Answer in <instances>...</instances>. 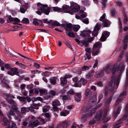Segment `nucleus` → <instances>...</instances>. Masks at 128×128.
<instances>
[{"label": "nucleus", "mask_w": 128, "mask_h": 128, "mask_svg": "<svg viewBox=\"0 0 128 128\" xmlns=\"http://www.w3.org/2000/svg\"><path fill=\"white\" fill-rule=\"evenodd\" d=\"M4 96H5V98L6 100L10 104L12 105H17L16 102L13 100L12 99V98H14L15 97L14 96L10 95V94H4Z\"/></svg>", "instance_id": "7ed1b4c3"}, {"label": "nucleus", "mask_w": 128, "mask_h": 128, "mask_svg": "<svg viewBox=\"0 0 128 128\" xmlns=\"http://www.w3.org/2000/svg\"><path fill=\"white\" fill-rule=\"evenodd\" d=\"M39 124L40 122L39 121L37 120H36L30 123L29 124V126L32 128H34L39 125Z\"/></svg>", "instance_id": "6ab92c4d"}, {"label": "nucleus", "mask_w": 128, "mask_h": 128, "mask_svg": "<svg viewBox=\"0 0 128 128\" xmlns=\"http://www.w3.org/2000/svg\"><path fill=\"white\" fill-rule=\"evenodd\" d=\"M113 94H114L113 92H111V96H110V97L107 100L106 102H105V104L106 106H107L108 105L110 104L112 98V97Z\"/></svg>", "instance_id": "cd10ccee"}, {"label": "nucleus", "mask_w": 128, "mask_h": 128, "mask_svg": "<svg viewBox=\"0 0 128 128\" xmlns=\"http://www.w3.org/2000/svg\"><path fill=\"white\" fill-rule=\"evenodd\" d=\"M115 77L114 76H113L112 77L111 80L110 82L108 84V86H106V88L105 89V95L106 96L108 95V89H110V88L111 87V86L113 84L114 85L115 84Z\"/></svg>", "instance_id": "20e7f679"}, {"label": "nucleus", "mask_w": 128, "mask_h": 128, "mask_svg": "<svg viewBox=\"0 0 128 128\" xmlns=\"http://www.w3.org/2000/svg\"><path fill=\"white\" fill-rule=\"evenodd\" d=\"M69 113L68 111L65 110L64 111L62 112H60V114L62 116H66Z\"/></svg>", "instance_id": "f704fd0d"}, {"label": "nucleus", "mask_w": 128, "mask_h": 128, "mask_svg": "<svg viewBox=\"0 0 128 128\" xmlns=\"http://www.w3.org/2000/svg\"><path fill=\"white\" fill-rule=\"evenodd\" d=\"M75 87H79L80 88L82 86V85L80 84H79L78 82V83L75 84L73 85Z\"/></svg>", "instance_id": "052dcab7"}, {"label": "nucleus", "mask_w": 128, "mask_h": 128, "mask_svg": "<svg viewBox=\"0 0 128 128\" xmlns=\"http://www.w3.org/2000/svg\"><path fill=\"white\" fill-rule=\"evenodd\" d=\"M16 105H12V110L10 111L8 114V116L10 119H11V116L10 114L14 116L15 114V112L17 110L18 108L16 107Z\"/></svg>", "instance_id": "0eeeda50"}, {"label": "nucleus", "mask_w": 128, "mask_h": 128, "mask_svg": "<svg viewBox=\"0 0 128 128\" xmlns=\"http://www.w3.org/2000/svg\"><path fill=\"white\" fill-rule=\"evenodd\" d=\"M14 24H18L20 22V20L17 18H14L13 20Z\"/></svg>", "instance_id": "3c124183"}, {"label": "nucleus", "mask_w": 128, "mask_h": 128, "mask_svg": "<svg viewBox=\"0 0 128 128\" xmlns=\"http://www.w3.org/2000/svg\"><path fill=\"white\" fill-rule=\"evenodd\" d=\"M8 22H10L12 21H13L14 19L10 16H9L8 17Z\"/></svg>", "instance_id": "0e129e2a"}, {"label": "nucleus", "mask_w": 128, "mask_h": 128, "mask_svg": "<svg viewBox=\"0 0 128 128\" xmlns=\"http://www.w3.org/2000/svg\"><path fill=\"white\" fill-rule=\"evenodd\" d=\"M82 22L86 24H88L89 23V22L88 19L86 18L82 20Z\"/></svg>", "instance_id": "69168bd1"}, {"label": "nucleus", "mask_w": 128, "mask_h": 128, "mask_svg": "<svg viewBox=\"0 0 128 128\" xmlns=\"http://www.w3.org/2000/svg\"><path fill=\"white\" fill-rule=\"evenodd\" d=\"M96 98L95 96H93L90 98V101L92 103L96 102Z\"/></svg>", "instance_id": "e433bc0d"}, {"label": "nucleus", "mask_w": 128, "mask_h": 128, "mask_svg": "<svg viewBox=\"0 0 128 128\" xmlns=\"http://www.w3.org/2000/svg\"><path fill=\"white\" fill-rule=\"evenodd\" d=\"M85 94L86 98H88L92 95V91L89 88H87L85 90Z\"/></svg>", "instance_id": "a211bd4d"}, {"label": "nucleus", "mask_w": 128, "mask_h": 128, "mask_svg": "<svg viewBox=\"0 0 128 128\" xmlns=\"http://www.w3.org/2000/svg\"><path fill=\"white\" fill-rule=\"evenodd\" d=\"M121 108H118L116 111H114V116L115 117H116L118 115L120 114V110Z\"/></svg>", "instance_id": "72a5a7b5"}, {"label": "nucleus", "mask_w": 128, "mask_h": 128, "mask_svg": "<svg viewBox=\"0 0 128 128\" xmlns=\"http://www.w3.org/2000/svg\"><path fill=\"white\" fill-rule=\"evenodd\" d=\"M21 22L23 23L28 24L29 23V21L28 19L27 18H24L23 19Z\"/></svg>", "instance_id": "de8ad7c7"}, {"label": "nucleus", "mask_w": 128, "mask_h": 128, "mask_svg": "<svg viewBox=\"0 0 128 128\" xmlns=\"http://www.w3.org/2000/svg\"><path fill=\"white\" fill-rule=\"evenodd\" d=\"M63 11L65 12L71 14H73V12L71 11V9L69 6H66L63 8Z\"/></svg>", "instance_id": "dca6fc26"}, {"label": "nucleus", "mask_w": 128, "mask_h": 128, "mask_svg": "<svg viewBox=\"0 0 128 128\" xmlns=\"http://www.w3.org/2000/svg\"><path fill=\"white\" fill-rule=\"evenodd\" d=\"M2 65L4 66L5 68L7 69H10V68H11L10 67V64H4V63L2 61H0V65Z\"/></svg>", "instance_id": "473e14b6"}, {"label": "nucleus", "mask_w": 128, "mask_h": 128, "mask_svg": "<svg viewBox=\"0 0 128 128\" xmlns=\"http://www.w3.org/2000/svg\"><path fill=\"white\" fill-rule=\"evenodd\" d=\"M126 94V92L125 91L122 92L120 96V97L118 98L116 101L115 103L114 106L116 107L123 100L124 96Z\"/></svg>", "instance_id": "423d86ee"}, {"label": "nucleus", "mask_w": 128, "mask_h": 128, "mask_svg": "<svg viewBox=\"0 0 128 128\" xmlns=\"http://www.w3.org/2000/svg\"><path fill=\"white\" fill-rule=\"evenodd\" d=\"M93 51L92 52V54L94 56L97 55L100 52V50L99 49H96V50H94L92 49Z\"/></svg>", "instance_id": "c9c22d12"}, {"label": "nucleus", "mask_w": 128, "mask_h": 128, "mask_svg": "<svg viewBox=\"0 0 128 128\" xmlns=\"http://www.w3.org/2000/svg\"><path fill=\"white\" fill-rule=\"evenodd\" d=\"M125 67V65L123 63L120 62L119 64L118 68L117 67L116 70H118V72L122 73L124 70Z\"/></svg>", "instance_id": "f8f14e48"}, {"label": "nucleus", "mask_w": 128, "mask_h": 128, "mask_svg": "<svg viewBox=\"0 0 128 128\" xmlns=\"http://www.w3.org/2000/svg\"><path fill=\"white\" fill-rule=\"evenodd\" d=\"M94 72L93 70H92L88 72L86 75V78H90L92 77L94 75Z\"/></svg>", "instance_id": "c85d7f7f"}, {"label": "nucleus", "mask_w": 128, "mask_h": 128, "mask_svg": "<svg viewBox=\"0 0 128 128\" xmlns=\"http://www.w3.org/2000/svg\"><path fill=\"white\" fill-rule=\"evenodd\" d=\"M110 34V33L108 31H104L103 32L100 38L101 41L103 42L106 40Z\"/></svg>", "instance_id": "9d476101"}, {"label": "nucleus", "mask_w": 128, "mask_h": 128, "mask_svg": "<svg viewBox=\"0 0 128 128\" xmlns=\"http://www.w3.org/2000/svg\"><path fill=\"white\" fill-rule=\"evenodd\" d=\"M76 96L78 98V99H77L76 98H75V100L76 101L79 102L81 98V94L80 93H77L75 94Z\"/></svg>", "instance_id": "a878e982"}, {"label": "nucleus", "mask_w": 128, "mask_h": 128, "mask_svg": "<svg viewBox=\"0 0 128 128\" xmlns=\"http://www.w3.org/2000/svg\"><path fill=\"white\" fill-rule=\"evenodd\" d=\"M62 27L64 28L66 31H70L72 30V25L71 24H62Z\"/></svg>", "instance_id": "4468645a"}, {"label": "nucleus", "mask_w": 128, "mask_h": 128, "mask_svg": "<svg viewBox=\"0 0 128 128\" xmlns=\"http://www.w3.org/2000/svg\"><path fill=\"white\" fill-rule=\"evenodd\" d=\"M71 10L73 12V13L74 12H77L78 11V8H74L71 9Z\"/></svg>", "instance_id": "338daca9"}, {"label": "nucleus", "mask_w": 128, "mask_h": 128, "mask_svg": "<svg viewBox=\"0 0 128 128\" xmlns=\"http://www.w3.org/2000/svg\"><path fill=\"white\" fill-rule=\"evenodd\" d=\"M85 51L86 52V55L87 56V58L88 60L90 59L91 58L90 55L92 52L91 49L90 48H87L85 49Z\"/></svg>", "instance_id": "2eb2a0df"}, {"label": "nucleus", "mask_w": 128, "mask_h": 128, "mask_svg": "<svg viewBox=\"0 0 128 128\" xmlns=\"http://www.w3.org/2000/svg\"><path fill=\"white\" fill-rule=\"evenodd\" d=\"M67 92L68 94H75L74 90L72 89L70 90L68 92Z\"/></svg>", "instance_id": "774afa93"}, {"label": "nucleus", "mask_w": 128, "mask_h": 128, "mask_svg": "<svg viewBox=\"0 0 128 128\" xmlns=\"http://www.w3.org/2000/svg\"><path fill=\"white\" fill-rule=\"evenodd\" d=\"M123 52H122L120 54L118 58V61L119 62L121 60L122 58V56H123Z\"/></svg>", "instance_id": "e2e57ef3"}, {"label": "nucleus", "mask_w": 128, "mask_h": 128, "mask_svg": "<svg viewBox=\"0 0 128 128\" xmlns=\"http://www.w3.org/2000/svg\"><path fill=\"white\" fill-rule=\"evenodd\" d=\"M41 22V21L40 20L36 19V18L33 19V23L35 25H38L39 23Z\"/></svg>", "instance_id": "2f4dec72"}, {"label": "nucleus", "mask_w": 128, "mask_h": 128, "mask_svg": "<svg viewBox=\"0 0 128 128\" xmlns=\"http://www.w3.org/2000/svg\"><path fill=\"white\" fill-rule=\"evenodd\" d=\"M49 94H50L52 96L57 95L56 92L54 90H50Z\"/></svg>", "instance_id": "4c0bfd02"}, {"label": "nucleus", "mask_w": 128, "mask_h": 128, "mask_svg": "<svg viewBox=\"0 0 128 128\" xmlns=\"http://www.w3.org/2000/svg\"><path fill=\"white\" fill-rule=\"evenodd\" d=\"M18 70L16 68H10V70L8 72V74L13 76L14 75H16L19 76H20L19 73L18 72Z\"/></svg>", "instance_id": "39448f33"}, {"label": "nucleus", "mask_w": 128, "mask_h": 128, "mask_svg": "<svg viewBox=\"0 0 128 128\" xmlns=\"http://www.w3.org/2000/svg\"><path fill=\"white\" fill-rule=\"evenodd\" d=\"M118 64H115L112 68L111 66L108 65H106L104 68V70L105 71L108 73H109L112 71V73L115 74L116 70V68L118 66Z\"/></svg>", "instance_id": "f03ea898"}, {"label": "nucleus", "mask_w": 128, "mask_h": 128, "mask_svg": "<svg viewBox=\"0 0 128 128\" xmlns=\"http://www.w3.org/2000/svg\"><path fill=\"white\" fill-rule=\"evenodd\" d=\"M78 82L79 84H81L82 85V84L84 85L87 83V80L84 78H81L78 81Z\"/></svg>", "instance_id": "bb28decb"}, {"label": "nucleus", "mask_w": 128, "mask_h": 128, "mask_svg": "<svg viewBox=\"0 0 128 128\" xmlns=\"http://www.w3.org/2000/svg\"><path fill=\"white\" fill-rule=\"evenodd\" d=\"M110 21L108 20H106L103 22L102 25L104 27H108L110 26Z\"/></svg>", "instance_id": "b1692460"}, {"label": "nucleus", "mask_w": 128, "mask_h": 128, "mask_svg": "<svg viewBox=\"0 0 128 128\" xmlns=\"http://www.w3.org/2000/svg\"><path fill=\"white\" fill-rule=\"evenodd\" d=\"M17 98L20 101L22 102H26V98L25 97L18 96L17 97Z\"/></svg>", "instance_id": "58836bf2"}, {"label": "nucleus", "mask_w": 128, "mask_h": 128, "mask_svg": "<svg viewBox=\"0 0 128 128\" xmlns=\"http://www.w3.org/2000/svg\"><path fill=\"white\" fill-rule=\"evenodd\" d=\"M57 78L55 77H53L50 79V82L52 85H55L56 83V80Z\"/></svg>", "instance_id": "393cba45"}, {"label": "nucleus", "mask_w": 128, "mask_h": 128, "mask_svg": "<svg viewBox=\"0 0 128 128\" xmlns=\"http://www.w3.org/2000/svg\"><path fill=\"white\" fill-rule=\"evenodd\" d=\"M38 9L46 15H48L50 12V8L48 7V5L46 4H42L38 3L37 4Z\"/></svg>", "instance_id": "f257e3e1"}, {"label": "nucleus", "mask_w": 128, "mask_h": 128, "mask_svg": "<svg viewBox=\"0 0 128 128\" xmlns=\"http://www.w3.org/2000/svg\"><path fill=\"white\" fill-rule=\"evenodd\" d=\"M50 23L51 24L54 26L62 27V24H60L59 22L56 21H54L52 20H50Z\"/></svg>", "instance_id": "4be33fe9"}, {"label": "nucleus", "mask_w": 128, "mask_h": 128, "mask_svg": "<svg viewBox=\"0 0 128 128\" xmlns=\"http://www.w3.org/2000/svg\"><path fill=\"white\" fill-rule=\"evenodd\" d=\"M124 43H128V33L124 37Z\"/></svg>", "instance_id": "4d7b16f0"}, {"label": "nucleus", "mask_w": 128, "mask_h": 128, "mask_svg": "<svg viewBox=\"0 0 128 128\" xmlns=\"http://www.w3.org/2000/svg\"><path fill=\"white\" fill-rule=\"evenodd\" d=\"M21 112L22 113H24L26 112V108L24 107H22L21 108Z\"/></svg>", "instance_id": "680f3d73"}, {"label": "nucleus", "mask_w": 128, "mask_h": 128, "mask_svg": "<svg viewBox=\"0 0 128 128\" xmlns=\"http://www.w3.org/2000/svg\"><path fill=\"white\" fill-rule=\"evenodd\" d=\"M91 33V31L90 30H88L87 31H86L85 32H82L80 34L81 36L83 37H84L86 36V34H89Z\"/></svg>", "instance_id": "a19ab883"}, {"label": "nucleus", "mask_w": 128, "mask_h": 128, "mask_svg": "<svg viewBox=\"0 0 128 128\" xmlns=\"http://www.w3.org/2000/svg\"><path fill=\"white\" fill-rule=\"evenodd\" d=\"M80 28V26L78 25L74 26L73 28V30L75 32H77Z\"/></svg>", "instance_id": "ea45409f"}, {"label": "nucleus", "mask_w": 128, "mask_h": 128, "mask_svg": "<svg viewBox=\"0 0 128 128\" xmlns=\"http://www.w3.org/2000/svg\"><path fill=\"white\" fill-rule=\"evenodd\" d=\"M17 126L16 124L14 122H12L11 126H9L7 128H17Z\"/></svg>", "instance_id": "5fc2aeb1"}, {"label": "nucleus", "mask_w": 128, "mask_h": 128, "mask_svg": "<svg viewBox=\"0 0 128 128\" xmlns=\"http://www.w3.org/2000/svg\"><path fill=\"white\" fill-rule=\"evenodd\" d=\"M39 92L40 93V95L42 96L46 93V90H44L40 89L39 90Z\"/></svg>", "instance_id": "603ef678"}, {"label": "nucleus", "mask_w": 128, "mask_h": 128, "mask_svg": "<svg viewBox=\"0 0 128 128\" xmlns=\"http://www.w3.org/2000/svg\"><path fill=\"white\" fill-rule=\"evenodd\" d=\"M42 116H41L40 117L38 118L37 119L42 123L44 124L47 121L46 120H45L44 119L42 118Z\"/></svg>", "instance_id": "37998d69"}, {"label": "nucleus", "mask_w": 128, "mask_h": 128, "mask_svg": "<svg viewBox=\"0 0 128 128\" xmlns=\"http://www.w3.org/2000/svg\"><path fill=\"white\" fill-rule=\"evenodd\" d=\"M109 109L108 108H106L104 109V114L103 115L102 120H104V122H106L109 120L111 119V117L110 116H108L106 119H105V118L106 116V114L108 112V111Z\"/></svg>", "instance_id": "1a4fd4ad"}, {"label": "nucleus", "mask_w": 128, "mask_h": 128, "mask_svg": "<svg viewBox=\"0 0 128 128\" xmlns=\"http://www.w3.org/2000/svg\"><path fill=\"white\" fill-rule=\"evenodd\" d=\"M104 111L102 112V111H99L98 112L94 119H96V120H100L102 118V116H103Z\"/></svg>", "instance_id": "ddd939ff"}, {"label": "nucleus", "mask_w": 128, "mask_h": 128, "mask_svg": "<svg viewBox=\"0 0 128 128\" xmlns=\"http://www.w3.org/2000/svg\"><path fill=\"white\" fill-rule=\"evenodd\" d=\"M72 77V75H66L63 77H61L60 78L61 84L63 85H64L67 83V78H70Z\"/></svg>", "instance_id": "6e6552de"}, {"label": "nucleus", "mask_w": 128, "mask_h": 128, "mask_svg": "<svg viewBox=\"0 0 128 128\" xmlns=\"http://www.w3.org/2000/svg\"><path fill=\"white\" fill-rule=\"evenodd\" d=\"M71 123L70 122L68 121H65L62 122L58 124L59 126H61L63 128H66L68 127L70 124Z\"/></svg>", "instance_id": "9b49d317"}, {"label": "nucleus", "mask_w": 128, "mask_h": 128, "mask_svg": "<svg viewBox=\"0 0 128 128\" xmlns=\"http://www.w3.org/2000/svg\"><path fill=\"white\" fill-rule=\"evenodd\" d=\"M53 10L55 11H57L58 12H60L62 10V9L58 8V7H54L53 8Z\"/></svg>", "instance_id": "13d9d810"}, {"label": "nucleus", "mask_w": 128, "mask_h": 128, "mask_svg": "<svg viewBox=\"0 0 128 128\" xmlns=\"http://www.w3.org/2000/svg\"><path fill=\"white\" fill-rule=\"evenodd\" d=\"M3 121L4 122L3 125L4 126L7 125V123L8 122V120L4 117H3Z\"/></svg>", "instance_id": "864d4df0"}, {"label": "nucleus", "mask_w": 128, "mask_h": 128, "mask_svg": "<svg viewBox=\"0 0 128 128\" xmlns=\"http://www.w3.org/2000/svg\"><path fill=\"white\" fill-rule=\"evenodd\" d=\"M61 104L60 101L57 99L54 100L52 103V106H60Z\"/></svg>", "instance_id": "5701e85b"}, {"label": "nucleus", "mask_w": 128, "mask_h": 128, "mask_svg": "<svg viewBox=\"0 0 128 128\" xmlns=\"http://www.w3.org/2000/svg\"><path fill=\"white\" fill-rule=\"evenodd\" d=\"M92 112L91 111V112H88L87 114H86L84 115L81 118V120L82 121H84V120H83V119L84 118H88L91 116L93 114Z\"/></svg>", "instance_id": "aec40b11"}, {"label": "nucleus", "mask_w": 128, "mask_h": 128, "mask_svg": "<svg viewBox=\"0 0 128 128\" xmlns=\"http://www.w3.org/2000/svg\"><path fill=\"white\" fill-rule=\"evenodd\" d=\"M106 15L105 13L104 14L102 15L100 17V20L102 22H104L106 20Z\"/></svg>", "instance_id": "a18cd8bd"}, {"label": "nucleus", "mask_w": 128, "mask_h": 128, "mask_svg": "<svg viewBox=\"0 0 128 128\" xmlns=\"http://www.w3.org/2000/svg\"><path fill=\"white\" fill-rule=\"evenodd\" d=\"M89 69V68L88 66H84L81 68V70H78V71L80 72L79 73H78V74H80L81 73V72L82 71H83L85 70H88Z\"/></svg>", "instance_id": "7c9ffc66"}, {"label": "nucleus", "mask_w": 128, "mask_h": 128, "mask_svg": "<svg viewBox=\"0 0 128 128\" xmlns=\"http://www.w3.org/2000/svg\"><path fill=\"white\" fill-rule=\"evenodd\" d=\"M80 42L82 43L83 45L86 47L89 44V42L88 41H87L85 40H83Z\"/></svg>", "instance_id": "49530a36"}, {"label": "nucleus", "mask_w": 128, "mask_h": 128, "mask_svg": "<svg viewBox=\"0 0 128 128\" xmlns=\"http://www.w3.org/2000/svg\"><path fill=\"white\" fill-rule=\"evenodd\" d=\"M67 34L69 37L74 38L75 36V34L73 32H69L67 33Z\"/></svg>", "instance_id": "8fccbe9b"}, {"label": "nucleus", "mask_w": 128, "mask_h": 128, "mask_svg": "<svg viewBox=\"0 0 128 128\" xmlns=\"http://www.w3.org/2000/svg\"><path fill=\"white\" fill-rule=\"evenodd\" d=\"M33 106H34V108L38 109V107L40 106V104H36L34 103L33 104Z\"/></svg>", "instance_id": "6e6d98bb"}, {"label": "nucleus", "mask_w": 128, "mask_h": 128, "mask_svg": "<svg viewBox=\"0 0 128 128\" xmlns=\"http://www.w3.org/2000/svg\"><path fill=\"white\" fill-rule=\"evenodd\" d=\"M128 70H126V82L125 85V88H126L128 86Z\"/></svg>", "instance_id": "79ce46f5"}, {"label": "nucleus", "mask_w": 128, "mask_h": 128, "mask_svg": "<svg viewBox=\"0 0 128 128\" xmlns=\"http://www.w3.org/2000/svg\"><path fill=\"white\" fill-rule=\"evenodd\" d=\"M101 47V44L100 42H96L93 46L92 49L94 50H96V49H99Z\"/></svg>", "instance_id": "412c9836"}, {"label": "nucleus", "mask_w": 128, "mask_h": 128, "mask_svg": "<svg viewBox=\"0 0 128 128\" xmlns=\"http://www.w3.org/2000/svg\"><path fill=\"white\" fill-rule=\"evenodd\" d=\"M100 26L101 25L100 24L97 23L94 30L97 31L98 30H100Z\"/></svg>", "instance_id": "09e8293b"}, {"label": "nucleus", "mask_w": 128, "mask_h": 128, "mask_svg": "<svg viewBox=\"0 0 128 128\" xmlns=\"http://www.w3.org/2000/svg\"><path fill=\"white\" fill-rule=\"evenodd\" d=\"M27 8L25 6H22L20 9V12L22 13H24L26 10Z\"/></svg>", "instance_id": "c756f323"}, {"label": "nucleus", "mask_w": 128, "mask_h": 128, "mask_svg": "<svg viewBox=\"0 0 128 128\" xmlns=\"http://www.w3.org/2000/svg\"><path fill=\"white\" fill-rule=\"evenodd\" d=\"M125 114L123 116L122 118L120 120H124L127 119L128 120V104H127L126 107Z\"/></svg>", "instance_id": "f3484780"}, {"label": "nucleus", "mask_w": 128, "mask_h": 128, "mask_svg": "<svg viewBox=\"0 0 128 128\" xmlns=\"http://www.w3.org/2000/svg\"><path fill=\"white\" fill-rule=\"evenodd\" d=\"M111 15L112 16H114L116 13L115 10L113 8H111Z\"/></svg>", "instance_id": "bf43d9fd"}, {"label": "nucleus", "mask_w": 128, "mask_h": 128, "mask_svg": "<svg viewBox=\"0 0 128 128\" xmlns=\"http://www.w3.org/2000/svg\"><path fill=\"white\" fill-rule=\"evenodd\" d=\"M119 121H118L117 123L114 124V128H119L120 127V124H122V122H120Z\"/></svg>", "instance_id": "c03bdc74"}]
</instances>
